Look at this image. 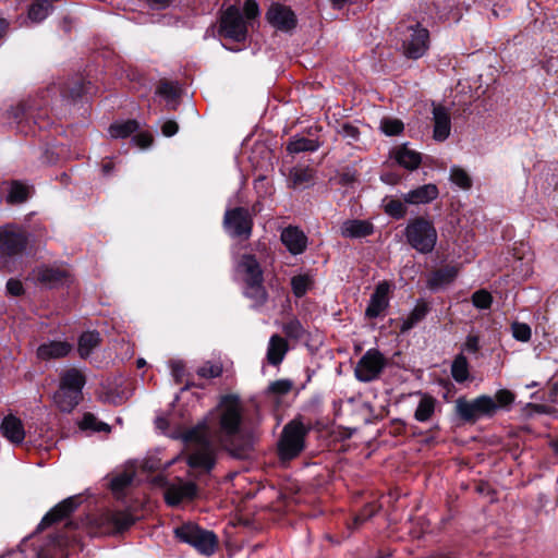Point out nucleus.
Listing matches in <instances>:
<instances>
[{
    "label": "nucleus",
    "mask_w": 558,
    "mask_h": 558,
    "mask_svg": "<svg viewBox=\"0 0 558 558\" xmlns=\"http://www.w3.org/2000/svg\"><path fill=\"white\" fill-rule=\"evenodd\" d=\"M404 235L408 243L422 254L430 253L437 243V231L434 225L422 217L409 221Z\"/></svg>",
    "instance_id": "nucleus-5"
},
{
    "label": "nucleus",
    "mask_w": 558,
    "mask_h": 558,
    "mask_svg": "<svg viewBox=\"0 0 558 558\" xmlns=\"http://www.w3.org/2000/svg\"><path fill=\"white\" fill-rule=\"evenodd\" d=\"M513 337L519 340L526 342L531 338V328L526 324L513 323L511 326Z\"/></svg>",
    "instance_id": "nucleus-45"
},
{
    "label": "nucleus",
    "mask_w": 558,
    "mask_h": 558,
    "mask_svg": "<svg viewBox=\"0 0 558 558\" xmlns=\"http://www.w3.org/2000/svg\"><path fill=\"white\" fill-rule=\"evenodd\" d=\"M343 133L345 136L352 137V138H356V136H357V130L351 125H344Z\"/></svg>",
    "instance_id": "nucleus-56"
},
{
    "label": "nucleus",
    "mask_w": 558,
    "mask_h": 558,
    "mask_svg": "<svg viewBox=\"0 0 558 558\" xmlns=\"http://www.w3.org/2000/svg\"><path fill=\"white\" fill-rule=\"evenodd\" d=\"M555 448L558 450V440L555 442Z\"/></svg>",
    "instance_id": "nucleus-64"
},
{
    "label": "nucleus",
    "mask_w": 558,
    "mask_h": 558,
    "mask_svg": "<svg viewBox=\"0 0 558 558\" xmlns=\"http://www.w3.org/2000/svg\"><path fill=\"white\" fill-rule=\"evenodd\" d=\"M392 157L400 166L409 170L416 169L422 161L421 155L410 149L407 145L396 147L392 151Z\"/></svg>",
    "instance_id": "nucleus-24"
},
{
    "label": "nucleus",
    "mask_w": 558,
    "mask_h": 558,
    "mask_svg": "<svg viewBox=\"0 0 558 558\" xmlns=\"http://www.w3.org/2000/svg\"><path fill=\"white\" fill-rule=\"evenodd\" d=\"M280 238L283 245L293 255L303 253L307 246L306 235L295 227H288L283 229Z\"/></svg>",
    "instance_id": "nucleus-16"
},
{
    "label": "nucleus",
    "mask_w": 558,
    "mask_h": 558,
    "mask_svg": "<svg viewBox=\"0 0 558 558\" xmlns=\"http://www.w3.org/2000/svg\"><path fill=\"white\" fill-rule=\"evenodd\" d=\"M169 366L174 377L179 378L184 372V365L181 361H171Z\"/></svg>",
    "instance_id": "nucleus-53"
},
{
    "label": "nucleus",
    "mask_w": 558,
    "mask_h": 558,
    "mask_svg": "<svg viewBox=\"0 0 558 558\" xmlns=\"http://www.w3.org/2000/svg\"><path fill=\"white\" fill-rule=\"evenodd\" d=\"M85 381L86 379L83 372L72 367L61 374L59 386L72 391H76L82 396V389L85 385Z\"/></svg>",
    "instance_id": "nucleus-26"
},
{
    "label": "nucleus",
    "mask_w": 558,
    "mask_h": 558,
    "mask_svg": "<svg viewBox=\"0 0 558 558\" xmlns=\"http://www.w3.org/2000/svg\"><path fill=\"white\" fill-rule=\"evenodd\" d=\"M157 93L167 100H173L178 96V86L170 82H163L158 86Z\"/></svg>",
    "instance_id": "nucleus-47"
},
{
    "label": "nucleus",
    "mask_w": 558,
    "mask_h": 558,
    "mask_svg": "<svg viewBox=\"0 0 558 558\" xmlns=\"http://www.w3.org/2000/svg\"><path fill=\"white\" fill-rule=\"evenodd\" d=\"M174 534L181 542L192 545L202 555L210 556L217 548V536L194 523H185L177 527Z\"/></svg>",
    "instance_id": "nucleus-6"
},
{
    "label": "nucleus",
    "mask_w": 558,
    "mask_h": 558,
    "mask_svg": "<svg viewBox=\"0 0 558 558\" xmlns=\"http://www.w3.org/2000/svg\"><path fill=\"white\" fill-rule=\"evenodd\" d=\"M31 194V189L28 185L14 181L11 183L8 195H7V202L10 204H20L25 202Z\"/></svg>",
    "instance_id": "nucleus-32"
},
{
    "label": "nucleus",
    "mask_w": 558,
    "mask_h": 558,
    "mask_svg": "<svg viewBox=\"0 0 558 558\" xmlns=\"http://www.w3.org/2000/svg\"><path fill=\"white\" fill-rule=\"evenodd\" d=\"M403 52L412 59L421 58L428 49L429 34L418 23H411L399 27Z\"/></svg>",
    "instance_id": "nucleus-7"
},
{
    "label": "nucleus",
    "mask_w": 558,
    "mask_h": 558,
    "mask_svg": "<svg viewBox=\"0 0 558 558\" xmlns=\"http://www.w3.org/2000/svg\"><path fill=\"white\" fill-rule=\"evenodd\" d=\"M451 375L457 383H463L469 378V363L463 354H458L453 360Z\"/></svg>",
    "instance_id": "nucleus-34"
},
{
    "label": "nucleus",
    "mask_w": 558,
    "mask_h": 558,
    "mask_svg": "<svg viewBox=\"0 0 558 558\" xmlns=\"http://www.w3.org/2000/svg\"><path fill=\"white\" fill-rule=\"evenodd\" d=\"M162 134L165 136H172L174 135L178 130H179V126L177 124V122L172 121V120H169V121H166L163 124H162Z\"/></svg>",
    "instance_id": "nucleus-51"
},
{
    "label": "nucleus",
    "mask_w": 558,
    "mask_h": 558,
    "mask_svg": "<svg viewBox=\"0 0 558 558\" xmlns=\"http://www.w3.org/2000/svg\"><path fill=\"white\" fill-rule=\"evenodd\" d=\"M306 428L299 421L287 424L282 430L278 445L280 458L290 460L295 458L304 448Z\"/></svg>",
    "instance_id": "nucleus-8"
},
{
    "label": "nucleus",
    "mask_w": 558,
    "mask_h": 558,
    "mask_svg": "<svg viewBox=\"0 0 558 558\" xmlns=\"http://www.w3.org/2000/svg\"><path fill=\"white\" fill-rule=\"evenodd\" d=\"M235 274L244 286L245 296L255 303H263L266 300L263 269L254 255L243 254L236 263Z\"/></svg>",
    "instance_id": "nucleus-3"
},
{
    "label": "nucleus",
    "mask_w": 558,
    "mask_h": 558,
    "mask_svg": "<svg viewBox=\"0 0 558 558\" xmlns=\"http://www.w3.org/2000/svg\"><path fill=\"white\" fill-rule=\"evenodd\" d=\"M434 131L433 137L437 142L446 141L451 132V119L448 110L441 106L433 109Z\"/></svg>",
    "instance_id": "nucleus-18"
},
{
    "label": "nucleus",
    "mask_w": 558,
    "mask_h": 558,
    "mask_svg": "<svg viewBox=\"0 0 558 558\" xmlns=\"http://www.w3.org/2000/svg\"><path fill=\"white\" fill-rule=\"evenodd\" d=\"M196 494L197 487L193 482L179 480L167 487L165 498L168 505L177 506L184 500H192Z\"/></svg>",
    "instance_id": "nucleus-14"
},
{
    "label": "nucleus",
    "mask_w": 558,
    "mask_h": 558,
    "mask_svg": "<svg viewBox=\"0 0 558 558\" xmlns=\"http://www.w3.org/2000/svg\"><path fill=\"white\" fill-rule=\"evenodd\" d=\"M81 398L82 396L76 391L59 386V389L53 395V402L60 411L70 413L80 403Z\"/></svg>",
    "instance_id": "nucleus-23"
},
{
    "label": "nucleus",
    "mask_w": 558,
    "mask_h": 558,
    "mask_svg": "<svg viewBox=\"0 0 558 558\" xmlns=\"http://www.w3.org/2000/svg\"><path fill=\"white\" fill-rule=\"evenodd\" d=\"M109 521L118 529L124 530L131 526L134 522L133 517L125 511H114L110 513Z\"/></svg>",
    "instance_id": "nucleus-41"
},
{
    "label": "nucleus",
    "mask_w": 558,
    "mask_h": 558,
    "mask_svg": "<svg viewBox=\"0 0 558 558\" xmlns=\"http://www.w3.org/2000/svg\"><path fill=\"white\" fill-rule=\"evenodd\" d=\"M138 129V124L134 120L116 122L110 125L108 132L112 138H124L130 136Z\"/></svg>",
    "instance_id": "nucleus-33"
},
{
    "label": "nucleus",
    "mask_w": 558,
    "mask_h": 558,
    "mask_svg": "<svg viewBox=\"0 0 558 558\" xmlns=\"http://www.w3.org/2000/svg\"><path fill=\"white\" fill-rule=\"evenodd\" d=\"M182 439L192 447L193 452L189 457L191 466L209 470L214 465V450L211 435L206 422L187 429Z\"/></svg>",
    "instance_id": "nucleus-4"
},
{
    "label": "nucleus",
    "mask_w": 558,
    "mask_h": 558,
    "mask_svg": "<svg viewBox=\"0 0 558 558\" xmlns=\"http://www.w3.org/2000/svg\"><path fill=\"white\" fill-rule=\"evenodd\" d=\"M72 351V344L66 341H51L38 347L37 355L41 360L60 359Z\"/></svg>",
    "instance_id": "nucleus-22"
},
{
    "label": "nucleus",
    "mask_w": 558,
    "mask_h": 558,
    "mask_svg": "<svg viewBox=\"0 0 558 558\" xmlns=\"http://www.w3.org/2000/svg\"><path fill=\"white\" fill-rule=\"evenodd\" d=\"M288 351L287 342L278 335L270 337L267 348V360L272 365H278L282 362Z\"/></svg>",
    "instance_id": "nucleus-29"
},
{
    "label": "nucleus",
    "mask_w": 558,
    "mask_h": 558,
    "mask_svg": "<svg viewBox=\"0 0 558 558\" xmlns=\"http://www.w3.org/2000/svg\"><path fill=\"white\" fill-rule=\"evenodd\" d=\"M457 414L466 422H475L483 416H492L497 411L494 398L483 395L471 401L458 399L456 402Z\"/></svg>",
    "instance_id": "nucleus-9"
},
{
    "label": "nucleus",
    "mask_w": 558,
    "mask_h": 558,
    "mask_svg": "<svg viewBox=\"0 0 558 558\" xmlns=\"http://www.w3.org/2000/svg\"><path fill=\"white\" fill-rule=\"evenodd\" d=\"M102 169H104V172L108 173V172L111 170V167H110V165H109V163H105V165L102 166Z\"/></svg>",
    "instance_id": "nucleus-61"
},
{
    "label": "nucleus",
    "mask_w": 558,
    "mask_h": 558,
    "mask_svg": "<svg viewBox=\"0 0 558 558\" xmlns=\"http://www.w3.org/2000/svg\"><path fill=\"white\" fill-rule=\"evenodd\" d=\"M7 27H8V23L5 20H0V37L4 34V32L7 31Z\"/></svg>",
    "instance_id": "nucleus-59"
},
{
    "label": "nucleus",
    "mask_w": 558,
    "mask_h": 558,
    "mask_svg": "<svg viewBox=\"0 0 558 558\" xmlns=\"http://www.w3.org/2000/svg\"><path fill=\"white\" fill-rule=\"evenodd\" d=\"M7 291L9 294L13 295V296H19L21 295L23 292H24V288H23V284L20 280L17 279H10L8 282H7Z\"/></svg>",
    "instance_id": "nucleus-50"
},
{
    "label": "nucleus",
    "mask_w": 558,
    "mask_h": 558,
    "mask_svg": "<svg viewBox=\"0 0 558 558\" xmlns=\"http://www.w3.org/2000/svg\"><path fill=\"white\" fill-rule=\"evenodd\" d=\"M136 365L138 368H142L146 365V361L143 357L137 359Z\"/></svg>",
    "instance_id": "nucleus-60"
},
{
    "label": "nucleus",
    "mask_w": 558,
    "mask_h": 558,
    "mask_svg": "<svg viewBox=\"0 0 558 558\" xmlns=\"http://www.w3.org/2000/svg\"><path fill=\"white\" fill-rule=\"evenodd\" d=\"M458 269L447 266L435 271L428 279L427 284L432 290H439L450 284L457 277Z\"/></svg>",
    "instance_id": "nucleus-28"
},
{
    "label": "nucleus",
    "mask_w": 558,
    "mask_h": 558,
    "mask_svg": "<svg viewBox=\"0 0 558 558\" xmlns=\"http://www.w3.org/2000/svg\"><path fill=\"white\" fill-rule=\"evenodd\" d=\"M492 302L493 296L486 290H478L472 295V303L477 310H488Z\"/></svg>",
    "instance_id": "nucleus-44"
},
{
    "label": "nucleus",
    "mask_w": 558,
    "mask_h": 558,
    "mask_svg": "<svg viewBox=\"0 0 558 558\" xmlns=\"http://www.w3.org/2000/svg\"><path fill=\"white\" fill-rule=\"evenodd\" d=\"M267 20L279 29L289 31L295 26L294 13L287 7L274 4L267 12Z\"/></svg>",
    "instance_id": "nucleus-17"
},
{
    "label": "nucleus",
    "mask_w": 558,
    "mask_h": 558,
    "mask_svg": "<svg viewBox=\"0 0 558 558\" xmlns=\"http://www.w3.org/2000/svg\"><path fill=\"white\" fill-rule=\"evenodd\" d=\"M415 396L420 398L417 407L414 412V418L417 422H427L432 418L436 409V399L429 395L423 392H415Z\"/></svg>",
    "instance_id": "nucleus-25"
},
{
    "label": "nucleus",
    "mask_w": 558,
    "mask_h": 558,
    "mask_svg": "<svg viewBox=\"0 0 558 558\" xmlns=\"http://www.w3.org/2000/svg\"><path fill=\"white\" fill-rule=\"evenodd\" d=\"M464 350L471 353H475L478 350V338L470 335L464 343Z\"/></svg>",
    "instance_id": "nucleus-52"
},
{
    "label": "nucleus",
    "mask_w": 558,
    "mask_h": 558,
    "mask_svg": "<svg viewBox=\"0 0 558 558\" xmlns=\"http://www.w3.org/2000/svg\"><path fill=\"white\" fill-rule=\"evenodd\" d=\"M34 277L40 283L54 288L68 283L71 275L64 267L43 266L34 270Z\"/></svg>",
    "instance_id": "nucleus-13"
},
{
    "label": "nucleus",
    "mask_w": 558,
    "mask_h": 558,
    "mask_svg": "<svg viewBox=\"0 0 558 558\" xmlns=\"http://www.w3.org/2000/svg\"><path fill=\"white\" fill-rule=\"evenodd\" d=\"M536 386V383H532L531 385H529L527 387H535Z\"/></svg>",
    "instance_id": "nucleus-63"
},
{
    "label": "nucleus",
    "mask_w": 558,
    "mask_h": 558,
    "mask_svg": "<svg viewBox=\"0 0 558 558\" xmlns=\"http://www.w3.org/2000/svg\"><path fill=\"white\" fill-rule=\"evenodd\" d=\"M217 437L223 448L235 458L247 457L255 442V435L242 427V407L239 398L223 397L217 408Z\"/></svg>",
    "instance_id": "nucleus-1"
},
{
    "label": "nucleus",
    "mask_w": 558,
    "mask_h": 558,
    "mask_svg": "<svg viewBox=\"0 0 558 558\" xmlns=\"http://www.w3.org/2000/svg\"><path fill=\"white\" fill-rule=\"evenodd\" d=\"M438 193V189L435 184H424L405 193L403 201L411 205H423L436 199Z\"/></svg>",
    "instance_id": "nucleus-20"
},
{
    "label": "nucleus",
    "mask_w": 558,
    "mask_h": 558,
    "mask_svg": "<svg viewBox=\"0 0 558 558\" xmlns=\"http://www.w3.org/2000/svg\"><path fill=\"white\" fill-rule=\"evenodd\" d=\"M100 343V335L97 331H85L78 338V354L87 359Z\"/></svg>",
    "instance_id": "nucleus-30"
},
{
    "label": "nucleus",
    "mask_w": 558,
    "mask_h": 558,
    "mask_svg": "<svg viewBox=\"0 0 558 558\" xmlns=\"http://www.w3.org/2000/svg\"><path fill=\"white\" fill-rule=\"evenodd\" d=\"M421 316H411V319H408L407 322L403 323L402 325V332L411 329L414 325V322L420 318Z\"/></svg>",
    "instance_id": "nucleus-57"
},
{
    "label": "nucleus",
    "mask_w": 558,
    "mask_h": 558,
    "mask_svg": "<svg viewBox=\"0 0 558 558\" xmlns=\"http://www.w3.org/2000/svg\"><path fill=\"white\" fill-rule=\"evenodd\" d=\"M149 4L155 9H163L171 3V0H148Z\"/></svg>",
    "instance_id": "nucleus-55"
},
{
    "label": "nucleus",
    "mask_w": 558,
    "mask_h": 558,
    "mask_svg": "<svg viewBox=\"0 0 558 558\" xmlns=\"http://www.w3.org/2000/svg\"><path fill=\"white\" fill-rule=\"evenodd\" d=\"M384 206L386 214L397 219L404 217L407 214V208L400 199H386Z\"/></svg>",
    "instance_id": "nucleus-42"
},
{
    "label": "nucleus",
    "mask_w": 558,
    "mask_h": 558,
    "mask_svg": "<svg viewBox=\"0 0 558 558\" xmlns=\"http://www.w3.org/2000/svg\"><path fill=\"white\" fill-rule=\"evenodd\" d=\"M222 372L220 364L205 363L197 369V374L204 378L218 377Z\"/></svg>",
    "instance_id": "nucleus-46"
},
{
    "label": "nucleus",
    "mask_w": 558,
    "mask_h": 558,
    "mask_svg": "<svg viewBox=\"0 0 558 558\" xmlns=\"http://www.w3.org/2000/svg\"><path fill=\"white\" fill-rule=\"evenodd\" d=\"M386 365L384 355L375 349H369L357 362L354 374L357 380L368 383L376 379Z\"/></svg>",
    "instance_id": "nucleus-10"
},
{
    "label": "nucleus",
    "mask_w": 558,
    "mask_h": 558,
    "mask_svg": "<svg viewBox=\"0 0 558 558\" xmlns=\"http://www.w3.org/2000/svg\"><path fill=\"white\" fill-rule=\"evenodd\" d=\"M450 180L453 184L463 190H468L472 185V180L468 172L459 167H452L450 169Z\"/></svg>",
    "instance_id": "nucleus-39"
},
{
    "label": "nucleus",
    "mask_w": 558,
    "mask_h": 558,
    "mask_svg": "<svg viewBox=\"0 0 558 558\" xmlns=\"http://www.w3.org/2000/svg\"><path fill=\"white\" fill-rule=\"evenodd\" d=\"M494 400L497 404V409L506 408L514 401V395L510 390L500 389L496 392Z\"/></svg>",
    "instance_id": "nucleus-48"
},
{
    "label": "nucleus",
    "mask_w": 558,
    "mask_h": 558,
    "mask_svg": "<svg viewBox=\"0 0 558 558\" xmlns=\"http://www.w3.org/2000/svg\"><path fill=\"white\" fill-rule=\"evenodd\" d=\"M166 425H167V421H166V418H163V417H158V418L156 420V426H157L158 428H160V429H165V428H166Z\"/></svg>",
    "instance_id": "nucleus-58"
},
{
    "label": "nucleus",
    "mask_w": 558,
    "mask_h": 558,
    "mask_svg": "<svg viewBox=\"0 0 558 558\" xmlns=\"http://www.w3.org/2000/svg\"><path fill=\"white\" fill-rule=\"evenodd\" d=\"M223 225L230 235L247 239L251 235L253 222L246 209L234 208L226 211Z\"/></svg>",
    "instance_id": "nucleus-12"
},
{
    "label": "nucleus",
    "mask_w": 558,
    "mask_h": 558,
    "mask_svg": "<svg viewBox=\"0 0 558 558\" xmlns=\"http://www.w3.org/2000/svg\"><path fill=\"white\" fill-rule=\"evenodd\" d=\"M243 17L235 5L229 7L220 19V34L235 41H244L247 36V28L259 15V9L255 0H245Z\"/></svg>",
    "instance_id": "nucleus-2"
},
{
    "label": "nucleus",
    "mask_w": 558,
    "mask_h": 558,
    "mask_svg": "<svg viewBox=\"0 0 558 558\" xmlns=\"http://www.w3.org/2000/svg\"><path fill=\"white\" fill-rule=\"evenodd\" d=\"M292 388V383L287 379H280L276 380L270 384L269 390L277 395H286L288 393Z\"/></svg>",
    "instance_id": "nucleus-49"
},
{
    "label": "nucleus",
    "mask_w": 558,
    "mask_h": 558,
    "mask_svg": "<svg viewBox=\"0 0 558 558\" xmlns=\"http://www.w3.org/2000/svg\"><path fill=\"white\" fill-rule=\"evenodd\" d=\"M134 480V470L131 466L128 470H124L118 474H116L110 482V487L113 494L117 497H120L123 495L125 488L131 485V483Z\"/></svg>",
    "instance_id": "nucleus-31"
},
{
    "label": "nucleus",
    "mask_w": 558,
    "mask_h": 558,
    "mask_svg": "<svg viewBox=\"0 0 558 558\" xmlns=\"http://www.w3.org/2000/svg\"><path fill=\"white\" fill-rule=\"evenodd\" d=\"M404 129L401 120L395 118H386L380 121V130L388 136L400 134Z\"/></svg>",
    "instance_id": "nucleus-40"
},
{
    "label": "nucleus",
    "mask_w": 558,
    "mask_h": 558,
    "mask_svg": "<svg viewBox=\"0 0 558 558\" xmlns=\"http://www.w3.org/2000/svg\"><path fill=\"white\" fill-rule=\"evenodd\" d=\"M135 141L142 148H146L151 144L153 137L150 134H141L135 137Z\"/></svg>",
    "instance_id": "nucleus-54"
},
{
    "label": "nucleus",
    "mask_w": 558,
    "mask_h": 558,
    "mask_svg": "<svg viewBox=\"0 0 558 558\" xmlns=\"http://www.w3.org/2000/svg\"><path fill=\"white\" fill-rule=\"evenodd\" d=\"M422 311H424V312H428V311H429V308H427V305L425 304V305H424V308H423Z\"/></svg>",
    "instance_id": "nucleus-62"
},
{
    "label": "nucleus",
    "mask_w": 558,
    "mask_h": 558,
    "mask_svg": "<svg viewBox=\"0 0 558 558\" xmlns=\"http://www.w3.org/2000/svg\"><path fill=\"white\" fill-rule=\"evenodd\" d=\"M283 331L290 339L304 340L306 339L307 331L296 318L290 319L283 324Z\"/></svg>",
    "instance_id": "nucleus-37"
},
{
    "label": "nucleus",
    "mask_w": 558,
    "mask_h": 558,
    "mask_svg": "<svg viewBox=\"0 0 558 558\" xmlns=\"http://www.w3.org/2000/svg\"><path fill=\"white\" fill-rule=\"evenodd\" d=\"M77 508L75 497H69L54 506L40 521L38 530H44L53 522L62 520Z\"/></svg>",
    "instance_id": "nucleus-15"
},
{
    "label": "nucleus",
    "mask_w": 558,
    "mask_h": 558,
    "mask_svg": "<svg viewBox=\"0 0 558 558\" xmlns=\"http://www.w3.org/2000/svg\"><path fill=\"white\" fill-rule=\"evenodd\" d=\"M26 244L24 232L16 226L8 225L0 228V258L5 266V258L20 254Z\"/></svg>",
    "instance_id": "nucleus-11"
},
{
    "label": "nucleus",
    "mask_w": 558,
    "mask_h": 558,
    "mask_svg": "<svg viewBox=\"0 0 558 558\" xmlns=\"http://www.w3.org/2000/svg\"><path fill=\"white\" fill-rule=\"evenodd\" d=\"M391 284L387 281L379 282L371 296L365 314H380L389 304Z\"/></svg>",
    "instance_id": "nucleus-19"
},
{
    "label": "nucleus",
    "mask_w": 558,
    "mask_h": 558,
    "mask_svg": "<svg viewBox=\"0 0 558 558\" xmlns=\"http://www.w3.org/2000/svg\"><path fill=\"white\" fill-rule=\"evenodd\" d=\"M313 180V171L307 167H294L290 170V181L294 187L308 184Z\"/></svg>",
    "instance_id": "nucleus-36"
},
{
    "label": "nucleus",
    "mask_w": 558,
    "mask_h": 558,
    "mask_svg": "<svg viewBox=\"0 0 558 558\" xmlns=\"http://www.w3.org/2000/svg\"><path fill=\"white\" fill-rule=\"evenodd\" d=\"M319 145L316 141L305 137H293L288 144V150L291 154H298L302 151H315Z\"/></svg>",
    "instance_id": "nucleus-35"
},
{
    "label": "nucleus",
    "mask_w": 558,
    "mask_h": 558,
    "mask_svg": "<svg viewBox=\"0 0 558 558\" xmlns=\"http://www.w3.org/2000/svg\"><path fill=\"white\" fill-rule=\"evenodd\" d=\"M373 232V226L365 220H347L341 226V234L345 238H363Z\"/></svg>",
    "instance_id": "nucleus-27"
},
{
    "label": "nucleus",
    "mask_w": 558,
    "mask_h": 558,
    "mask_svg": "<svg viewBox=\"0 0 558 558\" xmlns=\"http://www.w3.org/2000/svg\"><path fill=\"white\" fill-rule=\"evenodd\" d=\"M0 429L2 435L13 444H21L25 438L23 423L14 415L5 416L1 423Z\"/></svg>",
    "instance_id": "nucleus-21"
},
{
    "label": "nucleus",
    "mask_w": 558,
    "mask_h": 558,
    "mask_svg": "<svg viewBox=\"0 0 558 558\" xmlns=\"http://www.w3.org/2000/svg\"><path fill=\"white\" fill-rule=\"evenodd\" d=\"M81 429L92 430V432H109L108 424L104 422H99L95 415L90 413L84 414L82 421L80 422Z\"/></svg>",
    "instance_id": "nucleus-38"
},
{
    "label": "nucleus",
    "mask_w": 558,
    "mask_h": 558,
    "mask_svg": "<svg viewBox=\"0 0 558 558\" xmlns=\"http://www.w3.org/2000/svg\"><path fill=\"white\" fill-rule=\"evenodd\" d=\"M312 280L307 275L295 276L291 280L292 290L296 296H302L306 293Z\"/></svg>",
    "instance_id": "nucleus-43"
}]
</instances>
